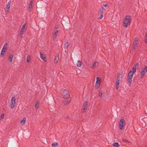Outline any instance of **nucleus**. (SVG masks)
<instances>
[{
  "mask_svg": "<svg viewBox=\"0 0 147 147\" xmlns=\"http://www.w3.org/2000/svg\"><path fill=\"white\" fill-rule=\"evenodd\" d=\"M88 106V102L86 101L84 102L83 105V110L84 111V112L86 111L85 110L87 109Z\"/></svg>",
  "mask_w": 147,
  "mask_h": 147,
  "instance_id": "12",
  "label": "nucleus"
},
{
  "mask_svg": "<svg viewBox=\"0 0 147 147\" xmlns=\"http://www.w3.org/2000/svg\"><path fill=\"white\" fill-rule=\"evenodd\" d=\"M58 144L57 142L53 143L52 144V146L53 147H56L58 145Z\"/></svg>",
  "mask_w": 147,
  "mask_h": 147,
  "instance_id": "25",
  "label": "nucleus"
},
{
  "mask_svg": "<svg viewBox=\"0 0 147 147\" xmlns=\"http://www.w3.org/2000/svg\"><path fill=\"white\" fill-rule=\"evenodd\" d=\"M82 63L81 61L80 60H78L77 61V62L76 64V65L78 67H80L82 65Z\"/></svg>",
  "mask_w": 147,
  "mask_h": 147,
  "instance_id": "18",
  "label": "nucleus"
},
{
  "mask_svg": "<svg viewBox=\"0 0 147 147\" xmlns=\"http://www.w3.org/2000/svg\"><path fill=\"white\" fill-rule=\"evenodd\" d=\"M59 59V55L58 54L56 56L55 59L54 60V62L55 63H57L58 60Z\"/></svg>",
  "mask_w": 147,
  "mask_h": 147,
  "instance_id": "19",
  "label": "nucleus"
},
{
  "mask_svg": "<svg viewBox=\"0 0 147 147\" xmlns=\"http://www.w3.org/2000/svg\"><path fill=\"white\" fill-rule=\"evenodd\" d=\"M113 145L116 147H118L119 146V144L118 142L114 143L113 144Z\"/></svg>",
  "mask_w": 147,
  "mask_h": 147,
  "instance_id": "26",
  "label": "nucleus"
},
{
  "mask_svg": "<svg viewBox=\"0 0 147 147\" xmlns=\"http://www.w3.org/2000/svg\"><path fill=\"white\" fill-rule=\"evenodd\" d=\"M125 122L124 119H121L119 122V128L122 129H123L124 126L125 125Z\"/></svg>",
  "mask_w": 147,
  "mask_h": 147,
  "instance_id": "8",
  "label": "nucleus"
},
{
  "mask_svg": "<svg viewBox=\"0 0 147 147\" xmlns=\"http://www.w3.org/2000/svg\"><path fill=\"white\" fill-rule=\"evenodd\" d=\"M103 6H104V7H106L107 6V4H104L103 5Z\"/></svg>",
  "mask_w": 147,
  "mask_h": 147,
  "instance_id": "34",
  "label": "nucleus"
},
{
  "mask_svg": "<svg viewBox=\"0 0 147 147\" xmlns=\"http://www.w3.org/2000/svg\"><path fill=\"white\" fill-rule=\"evenodd\" d=\"M16 98L15 96H13L11 99V101L10 105L12 109H13L14 107L15 104L16 103Z\"/></svg>",
  "mask_w": 147,
  "mask_h": 147,
  "instance_id": "7",
  "label": "nucleus"
},
{
  "mask_svg": "<svg viewBox=\"0 0 147 147\" xmlns=\"http://www.w3.org/2000/svg\"><path fill=\"white\" fill-rule=\"evenodd\" d=\"M25 30L21 29L20 32L19 34V35L21 38L23 37V35H24V32Z\"/></svg>",
  "mask_w": 147,
  "mask_h": 147,
  "instance_id": "17",
  "label": "nucleus"
},
{
  "mask_svg": "<svg viewBox=\"0 0 147 147\" xmlns=\"http://www.w3.org/2000/svg\"><path fill=\"white\" fill-rule=\"evenodd\" d=\"M26 118H24L20 122V124L22 125H24L26 121Z\"/></svg>",
  "mask_w": 147,
  "mask_h": 147,
  "instance_id": "16",
  "label": "nucleus"
},
{
  "mask_svg": "<svg viewBox=\"0 0 147 147\" xmlns=\"http://www.w3.org/2000/svg\"><path fill=\"white\" fill-rule=\"evenodd\" d=\"M26 25V24L25 23L22 26V28L21 29L22 30H25V26Z\"/></svg>",
  "mask_w": 147,
  "mask_h": 147,
  "instance_id": "30",
  "label": "nucleus"
},
{
  "mask_svg": "<svg viewBox=\"0 0 147 147\" xmlns=\"http://www.w3.org/2000/svg\"><path fill=\"white\" fill-rule=\"evenodd\" d=\"M9 9H8L6 8V9L5 10V12L6 13H7L9 12Z\"/></svg>",
  "mask_w": 147,
  "mask_h": 147,
  "instance_id": "32",
  "label": "nucleus"
},
{
  "mask_svg": "<svg viewBox=\"0 0 147 147\" xmlns=\"http://www.w3.org/2000/svg\"><path fill=\"white\" fill-rule=\"evenodd\" d=\"M39 106V103L38 102H36L35 105V109H37L38 108Z\"/></svg>",
  "mask_w": 147,
  "mask_h": 147,
  "instance_id": "24",
  "label": "nucleus"
},
{
  "mask_svg": "<svg viewBox=\"0 0 147 147\" xmlns=\"http://www.w3.org/2000/svg\"><path fill=\"white\" fill-rule=\"evenodd\" d=\"M6 51L4 50L3 49H2L1 51V54H0L1 56H3V55H4L5 53V52Z\"/></svg>",
  "mask_w": 147,
  "mask_h": 147,
  "instance_id": "27",
  "label": "nucleus"
},
{
  "mask_svg": "<svg viewBox=\"0 0 147 147\" xmlns=\"http://www.w3.org/2000/svg\"><path fill=\"white\" fill-rule=\"evenodd\" d=\"M4 114H2L1 115V116L0 117V120H1L3 119L4 117Z\"/></svg>",
  "mask_w": 147,
  "mask_h": 147,
  "instance_id": "29",
  "label": "nucleus"
},
{
  "mask_svg": "<svg viewBox=\"0 0 147 147\" xmlns=\"http://www.w3.org/2000/svg\"><path fill=\"white\" fill-rule=\"evenodd\" d=\"M40 54L41 59L44 61L46 62L47 61L46 57L44 53L40 52Z\"/></svg>",
  "mask_w": 147,
  "mask_h": 147,
  "instance_id": "10",
  "label": "nucleus"
},
{
  "mask_svg": "<svg viewBox=\"0 0 147 147\" xmlns=\"http://www.w3.org/2000/svg\"><path fill=\"white\" fill-rule=\"evenodd\" d=\"M98 62L97 61H95L94 62V63L92 64V65H90V64H87L86 66L87 67L91 68V69H94L95 67L96 66L98 65Z\"/></svg>",
  "mask_w": 147,
  "mask_h": 147,
  "instance_id": "9",
  "label": "nucleus"
},
{
  "mask_svg": "<svg viewBox=\"0 0 147 147\" xmlns=\"http://www.w3.org/2000/svg\"><path fill=\"white\" fill-rule=\"evenodd\" d=\"M31 57L29 55H28L26 58V62L27 63H29L30 62L31 60Z\"/></svg>",
  "mask_w": 147,
  "mask_h": 147,
  "instance_id": "23",
  "label": "nucleus"
},
{
  "mask_svg": "<svg viewBox=\"0 0 147 147\" xmlns=\"http://www.w3.org/2000/svg\"><path fill=\"white\" fill-rule=\"evenodd\" d=\"M32 1H30V2L29 4L28 8V10L29 11H30L32 8Z\"/></svg>",
  "mask_w": 147,
  "mask_h": 147,
  "instance_id": "21",
  "label": "nucleus"
},
{
  "mask_svg": "<svg viewBox=\"0 0 147 147\" xmlns=\"http://www.w3.org/2000/svg\"><path fill=\"white\" fill-rule=\"evenodd\" d=\"M145 42L146 43H147V35H146V40H145Z\"/></svg>",
  "mask_w": 147,
  "mask_h": 147,
  "instance_id": "35",
  "label": "nucleus"
},
{
  "mask_svg": "<svg viewBox=\"0 0 147 147\" xmlns=\"http://www.w3.org/2000/svg\"><path fill=\"white\" fill-rule=\"evenodd\" d=\"M131 20V17L129 16H126L123 20L124 26L127 27L130 24Z\"/></svg>",
  "mask_w": 147,
  "mask_h": 147,
  "instance_id": "3",
  "label": "nucleus"
},
{
  "mask_svg": "<svg viewBox=\"0 0 147 147\" xmlns=\"http://www.w3.org/2000/svg\"><path fill=\"white\" fill-rule=\"evenodd\" d=\"M136 66L133 67L132 68V70L130 71L129 72H131L132 74H134L136 71Z\"/></svg>",
  "mask_w": 147,
  "mask_h": 147,
  "instance_id": "14",
  "label": "nucleus"
},
{
  "mask_svg": "<svg viewBox=\"0 0 147 147\" xmlns=\"http://www.w3.org/2000/svg\"><path fill=\"white\" fill-rule=\"evenodd\" d=\"M133 75L131 72H129L127 77L128 84L129 86H130L132 81Z\"/></svg>",
  "mask_w": 147,
  "mask_h": 147,
  "instance_id": "6",
  "label": "nucleus"
},
{
  "mask_svg": "<svg viewBox=\"0 0 147 147\" xmlns=\"http://www.w3.org/2000/svg\"><path fill=\"white\" fill-rule=\"evenodd\" d=\"M67 119H71V118H70V117L69 116H68L67 117Z\"/></svg>",
  "mask_w": 147,
  "mask_h": 147,
  "instance_id": "36",
  "label": "nucleus"
},
{
  "mask_svg": "<svg viewBox=\"0 0 147 147\" xmlns=\"http://www.w3.org/2000/svg\"><path fill=\"white\" fill-rule=\"evenodd\" d=\"M103 17V14L102 13L100 15V16L99 17L98 19H101Z\"/></svg>",
  "mask_w": 147,
  "mask_h": 147,
  "instance_id": "31",
  "label": "nucleus"
},
{
  "mask_svg": "<svg viewBox=\"0 0 147 147\" xmlns=\"http://www.w3.org/2000/svg\"><path fill=\"white\" fill-rule=\"evenodd\" d=\"M146 72H147V66L142 69L140 72L141 76H144Z\"/></svg>",
  "mask_w": 147,
  "mask_h": 147,
  "instance_id": "11",
  "label": "nucleus"
},
{
  "mask_svg": "<svg viewBox=\"0 0 147 147\" xmlns=\"http://www.w3.org/2000/svg\"><path fill=\"white\" fill-rule=\"evenodd\" d=\"M69 45V43L68 42H65L64 45V47L65 49L67 48Z\"/></svg>",
  "mask_w": 147,
  "mask_h": 147,
  "instance_id": "28",
  "label": "nucleus"
},
{
  "mask_svg": "<svg viewBox=\"0 0 147 147\" xmlns=\"http://www.w3.org/2000/svg\"><path fill=\"white\" fill-rule=\"evenodd\" d=\"M122 78V75L121 74H119L116 78L115 86V88L117 90H118L119 87V84L121 81Z\"/></svg>",
  "mask_w": 147,
  "mask_h": 147,
  "instance_id": "2",
  "label": "nucleus"
},
{
  "mask_svg": "<svg viewBox=\"0 0 147 147\" xmlns=\"http://www.w3.org/2000/svg\"><path fill=\"white\" fill-rule=\"evenodd\" d=\"M7 47L8 44L6 42L4 44L2 49L6 51L7 49Z\"/></svg>",
  "mask_w": 147,
  "mask_h": 147,
  "instance_id": "15",
  "label": "nucleus"
},
{
  "mask_svg": "<svg viewBox=\"0 0 147 147\" xmlns=\"http://www.w3.org/2000/svg\"><path fill=\"white\" fill-rule=\"evenodd\" d=\"M102 95V93H100V92H99L98 94V96L99 97H101Z\"/></svg>",
  "mask_w": 147,
  "mask_h": 147,
  "instance_id": "33",
  "label": "nucleus"
},
{
  "mask_svg": "<svg viewBox=\"0 0 147 147\" xmlns=\"http://www.w3.org/2000/svg\"><path fill=\"white\" fill-rule=\"evenodd\" d=\"M58 33V31L57 30H56L54 34H53V38L54 39L55 38L57 37Z\"/></svg>",
  "mask_w": 147,
  "mask_h": 147,
  "instance_id": "20",
  "label": "nucleus"
},
{
  "mask_svg": "<svg viewBox=\"0 0 147 147\" xmlns=\"http://www.w3.org/2000/svg\"><path fill=\"white\" fill-rule=\"evenodd\" d=\"M139 45V42L138 39L137 38H134L133 43V49L132 50L134 51H135L137 49Z\"/></svg>",
  "mask_w": 147,
  "mask_h": 147,
  "instance_id": "4",
  "label": "nucleus"
},
{
  "mask_svg": "<svg viewBox=\"0 0 147 147\" xmlns=\"http://www.w3.org/2000/svg\"><path fill=\"white\" fill-rule=\"evenodd\" d=\"M101 82V79L99 77L96 78V81L95 85V88L97 89L100 86Z\"/></svg>",
  "mask_w": 147,
  "mask_h": 147,
  "instance_id": "5",
  "label": "nucleus"
},
{
  "mask_svg": "<svg viewBox=\"0 0 147 147\" xmlns=\"http://www.w3.org/2000/svg\"><path fill=\"white\" fill-rule=\"evenodd\" d=\"M63 96L64 98L65 99H69L68 100H65L63 101V103L64 105H67L68 104L70 101L71 99L69 98L70 94L68 91L66 90H64L63 92Z\"/></svg>",
  "mask_w": 147,
  "mask_h": 147,
  "instance_id": "1",
  "label": "nucleus"
},
{
  "mask_svg": "<svg viewBox=\"0 0 147 147\" xmlns=\"http://www.w3.org/2000/svg\"><path fill=\"white\" fill-rule=\"evenodd\" d=\"M13 57V54L12 53L10 54L8 57V60L9 62H11Z\"/></svg>",
  "mask_w": 147,
  "mask_h": 147,
  "instance_id": "13",
  "label": "nucleus"
},
{
  "mask_svg": "<svg viewBox=\"0 0 147 147\" xmlns=\"http://www.w3.org/2000/svg\"><path fill=\"white\" fill-rule=\"evenodd\" d=\"M11 4V1H9V2L7 3V5H6V8L9 9L10 6V5Z\"/></svg>",
  "mask_w": 147,
  "mask_h": 147,
  "instance_id": "22",
  "label": "nucleus"
}]
</instances>
